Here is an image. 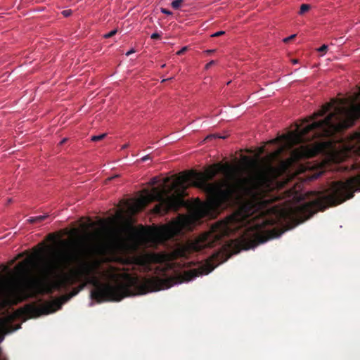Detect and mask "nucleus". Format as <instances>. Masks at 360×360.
Here are the masks:
<instances>
[{
	"instance_id": "7ed1b4c3",
	"label": "nucleus",
	"mask_w": 360,
	"mask_h": 360,
	"mask_svg": "<svg viewBox=\"0 0 360 360\" xmlns=\"http://www.w3.org/2000/svg\"><path fill=\"white\" fill-rule=\"evenodd\" d=\"M336 100L327 103L322 108L304 120L305 122L314 120L318 117L325 115L331 109L333 111L323 120L313 122L302 129L297 126L294 131L283 134L271 141L272 143H282L274 152L270 153L271 160H279L280 172H288L302 159L309 158L314 155V152L307 146H301L292 150L290 156L285 160H281L280 156L285 150H290L293 146L310 142L321 138H330L335 134L354 125L355 121L360 118V103L352 104L349 107L340 105H335Z\"/></svg>"
},
{
	"instance_id": "39448f33",
	"label": "nucleus",
	"mask_w": 360,
	"mask_h": 360,
	"mask_svg": "<svg viewBox=\"0 0 360 360\" xmlns=\"http://www.w3.org/2000/svg\"><path fill=\"white\" fill-rule=\"evenodd\" d=\"M360 191V174L348 179L345 181H334L331 184L328 193L317 192L315 198L297 206L295 213L304 221L312 217L318 211H323L329 206H335L352 198L354 193Z\"/></svg>"
},
{
	"instance_id": "4468645a",
	"label": "nucleus",
	"mask_w": 360,
	"mask_h": 360,
	"mask_svg": "<svg viewBox=\"0 0 360 360\" xmlns=\"http://www.w3.org/2000/svg\"><path fill=\"white\" fill-rule=\"evenodd\" d=\"M311 6L309 4H302L300 10V15H303L305 12L310 9Z\"/></svg>"
},
{
	"instance_id": "c9c22d12",
	"label": "nucleus",
	"mask_w": 360,
	"mask_h": 360,
	"mask_svg": "<svg viewBox=\"0 0 360 360\" xmlns=\"http://www.w3.org/2000/svg\"><path fill=\"white\" fill-rule=\"evenodd\" d=\"M129 146V144H124L122 146V149H125Z\"/></svg>"
},
{
	"instance_id": "aec40b11",
	"label": "nucleus",
	"mask_w": 360,
	"mask_h": 360,
	"mask_svg": "<svg viewBox=\"0 0 360 360\" xmlns=\"http://www.w3.org/2000/svg\"><path fill=\"white\" fill-rule=\"evenodd\" d=\"M224 33H225L224 31H219V32H217L214 33L213 34H212L211 37H218L219 36L224 34Z\"/></svg>"
},
{
	"instance_id": "bb28decb",
	"label": "nucleus",
	"mask_w": 360,
	"mask_h": 360,
	"mask_svg": "<svg viewBox=\"0 0 360 360\" xmlns=\"http://www.w3.org/2000/svg\"><path fill=\"white\" fill-rule=\"evenodd\" d=\"M158 182V177H153L151 180H150V185L152 186H154L155 184H157Z\"/></svg>"
},
{
	"instance_id": "dca6fc26",
	"label": "nucleus",
	"mask_w": 360,
	"mask_h": 360,
	"mask_svg": "<svg viewBox=\"0 0 360 360\" xmlns=\"http://www.w3.org/2000/svg\"><path fill=\"white\" fill-rule=\"evenodd\" d=\"M117 30H113L110 31V32L105 34L104 35V37L106 39L110 38V37H113L117 33Z\"/></svg>"
},
{
	"instance_id": "9d476101",
	"label": "nucleus",
	"mask_w": 360,
	"mask_h": 360,
	"mask_svg": "<svg viewBox=\"0 0 360 360\" xmlns=\"http://www.w3.org/2000/svg\"><path fill=\"white\" fill-rule=\"evenodd\" d=\"M52 304H46L42 305L28 304L26 306L27 313L32 316H37L41 314H47L53 310L52 309Z\"/></svg>"
},
{
	"instance_id": "ea45409f",
	"label": "nucleus",
	"mask_w": 360,
	"mask_h": 360,
	"mask_svg": "<svg viewBox=\"0 0 360 360\" xmlns=\"http://www.w3.org/2000/svg\"><path fill=\"white\" fill-rule=\"evenodd\" d=\"M218 256H219V255H218V254H217V255H214L213 259H217V257H218Z\"/></svg>"
},
{
	"instance_id": "b1692460",
	"label": "nucleus",
	"mask_w": 360,
	"mask_h": 360,
	"mask_svg": "<svg viewBox=\"0 0 360 360\" xmlns=\"http://www.w3.org/2000/svg\"><path fill=\"white\" fill-rule=\"evenodd\" d=\"M295 36H296L295 34H292L288 37H286L283 39V41L287 43V42L290 41L291 39H294L295 37Z\"/></svg>"
},
{
	"instance_id": "e433bc0d",
	"label": "nucleus",
	"mask_w": 360,
	"mask_h": 360,
	"mask_svg": "<svg viewBox=\"0 0 360 360\" xmlns=\"http://www.w3.org/2000/svg\"><path fill=\"white\" fill-rule=\"evenodd\" d=\"M172 79V77H170V78H168V79H164L162 80V82H165L166 81H168V80H171Z\"/></svg>"
},
{
	"instance_id": "0eeeda50",
	"label": "nucleus",
	"mask_w": 360,
	"mask_h": 360,
	"mask_svg": "<svg viewBox=\"0 0 360 360\" xmlns=\"http://www.w3.org/2000/svg\"><path fill=\"white\" fill-rule=\"evenodd\" d=\"M219 264V262L214 264V262L210 259L205 264H200L196 268L185 271L181 276L179 283L190 281L199 276L207 275L217 267Z\"/></svg>"
},
{
	"instance_id": "f8f14e48",
	"label": "nucleus",
	"mask_w": 360,
	"mask_h": 360,
	"mask_svg": "<svg viewBox=\"0 0 360 360\" xmlns=\"http://www.w3.org/2000/svg\"><path fill=\"white\" fill-rule=\"evenodd\" d=\"M48 217V215H40L37 217H32L27 219V221L30 224L41 222Z\"/></svg>"
},
{
	"instance_id": "5701e85b",
	"label": "nucleus",
	"mask_w": 360,
	"mask_h": 360,
	"mask_svg": "<svg viewBox=\"0 0 360 360\" xmlns=\"http://www.w3.org/2000/svg\"><path fill=\"white\" fill-rule=\"evenodd\" d=\"M214 64H216V61L215 60H211L210 62H209L208 63L206 64L205 69L206 70L209 69L211 66H212Z\"/></svg>"
},
{
	"instance_id": "2eb2a0df",
	"label": "nucleus",
	"mask_w": 360,
	"mask_h": 360,
	"mask_svg": "<svg viewBox=\"0 0 360 360\" xmlns=\"http://www.w3.org/2000/svg\"><path fill=\"white\" fill-rule=\"evenodd\" d=\"M106 134H102L97 136H92L91 140L94 142L99 141L103 140L106 136Z\"/></svg>"
},
{
	"instance_id": "9b49d317",
	"label": "nucleus",
	"mask_w": 360,
	"mask_h": 360,
	"mask_svg": "<svg viewBox=\"0 0 360 360\" xmlns=\"http://www.w3.org/2000/svg\"><path fill=\"white\" fill-rule=\"evenodd\" d=\"M11 322V317L0 319V334H5L13 330Z\"/></svg>"
},
{
	"instance_id": "c85d7f7f",
	"label": "nucleus",
	"mask_w": 360,
	"mask_h": 360,
	"mask_svg": "<svg viewBox=\"0 0 360 360\" xmlns=\"http://www.w3.org/2000/svg\"><path fill=\"white\" fill-rule=\"evenodd\" d=\"M187 50V47H183L181 50H179V51H177L176 54L177 55H181L183 54L184 53H185V51Z\"/></svg>"
},
{
	"instance_id": "c756f323",
	"label": "nucleus",
	"mask_w": 360,
	"mask_h": 360,
	"mask_svg": "<svg viewBox=\"0 0 360 360\" xmlns=\"http://www.w3.org/2000/svg\"><path fill=\"white\" fill-rule=\"evenodd\" d=\"M134 52H135V50L134 49H131L128 52H127L126 56H129V55H131V53H133Z\"/></svg>"
},
{
	"instance_id": "a878e982",
	"label": "nucleus",
	"mask_w": 360,
	"mask_h": 360,
	"mask_svg": "<svg viewBox=\"0 0 360 360\" xmlns=\"http://www.w3.org/2000/svg\"><path fill=\"white\" fill-rule=\"evenodd\" d=\"M321 175V173L319 172H315L311 175V176L309 177L310 179H317Z\"/></svg>"
},
{
	"instance_id": "7c9ffc66",
	"label": "nucleus",
	"mask_w": 360,
	"mask_h": 360,
	"mask_svg": "<svg viewBox=\"0 0 360 360\" xmlns=\"http://www.w3.org/2000/svg\"><path fill=\"white\" fill-rule=\"evenodd\" d=\"M214 51H215L214 49H209V50L205 51V53L207 54H211V53H214Z\"/></svg>"
},
{
	"instance_id": "ddd939ff",
	"label": "nucleus",
	"mask_w": 360,
	"mask_h": 360,
	"mask_svg": "<svg viewBox=\"0 0 360 360\" xmlns=\"http://www.w3.org/2000/svg\"><path fill=\"white\" fill-rule=\"evenodd\" d=\"M184 0H174L171 5L172 6L173 8L174 9H179V7L181 6L182 3L184 2Z\"/></svg>"
},
{
	"instance_id": "4be33fe9",
	"label": "nucleus",
	"mask_w": 360,
	"mask_h": 360,
	"mask_svg": "<svg viewBox=\"0 0 360 360\" xmlns=\"http://www.w3.org/2000/svg\"><path fill=\"white\" fill-rule=\"evenodd\" d=\"M150 37L153 39H160L161 36L160 34L155 32V33L152 34Z\"/></svg>"
},
{
	"instance_id": "2f4dec72",
	"label": "nucleus",
	"mask_w": 360,
	"mask_h": 360,
	"mask_svg": "<svg viewBox=\"0 0 360 360\" xmlns=\"http://www.w3.org/2000/svg\"><path fill=\"white\" fill-rule=\"evenodd\" d=\"M264 147H260V148H259V154H262V153H264Z\"/></svg>"
},
{
	"instance_id": "412c9836",
	"label": "nucleus",
	"mask_w": 360,
	"mask_h": 360,
	"mask_svg": "<svg viewBox=\"0 0 360 360\" xmlns=\"http://www.w3.org/2000/svg\"><path fill=\"white\" fill-rule=\"evenodd\" d=\"M160 11L162 13L168 15H170L172 14V13L170 11H169L166 8H161Z\"/></svg>"
},
{
	"instance_id": "1a4fd4ad",
	"label": "nucleus",
	"mask_w": 360,
	"mask_h": 360,
	"mask_svg": "<svg viewBox=\"0 0 360 360\" xmlns=\"http://www.w3.org/2000/svg\"><path fill=\"white\" fill-rule=\"evenodd\" d=\"M178 230L173 226H164L153 232L154 237L160 242H165L173 238Z\"/></svg>"
},
{
	"instance_id": "72a5a7b5",
	"label": "nucleus",
	"mask_w": 360,
	"mask_h": 360,
	"mask_svg": "<svg viewBox=\"0 0 360 360\" xmlns=\"http://www.w3.org/2000/svg\"><path fill=\"white\" fill-rule=\"evenodd\" d=\"M112 238L113 242L117 240V236L115 233H112Z\"/></svg>"
},
{
	"instance_id": "20e7f679",
	"label": "nucleus",
	"mask_w": 360,
	"mask_h": 360,
	"mask_svg": "<svg viewBox=\"0 0 360 360\" xmlns=\"http://www.w3.org/2000/svg\"><path fill=\"white\" fill-rule=\"evenodd\" d=\"M229 169V165L218 163L212 165L204 172L190 171L181 176V188L171 195L164 188L153 187L148 193L147 198L150 201L158 202L153 207L154 213L165 214L169 211H178L180 207L185 206L184 197L186 195V187L184 184L186 183H191L193 186L204 191L214 204L218 205L233 195L250 191V186H257L264 181L263 174L257 173L250 179L239 178L234 181L210 182L218 172Z\"/></svg>"
},
{
	"instance_id": "a211bd4d",
	"label": "nucleus",
	"mask_w": 360,
	"mask_h": 360,
	"mask_svg": "<svg viewBox=\"0 0 360 360\" xmlns=\"http://www.w3.org/2000/svg\"><path fill=\"white\" fill-rule=\"evenodd\" d=\"M71 10H64L62 11V14L64 17H69L72 14Z\"/></svg>"
},
{
	"instance_id": "f03ea898",
	"label": "nucleus",
	"mask_w": 360,
	"mask_h": 360,
	"mask_svg": "<svg viewBox=\"0 0 360 360\" xmlns=\"http://www.w3.org/2000/svg\"><path fill=\"white\" fill-rule=\"evenodd\" d=\"M285 217L283 210L276 207H268L266 200H252L226 219L213 224L210 231L191 241L188 248L198 252L214 247L224 236L238 233L239 236L234 240L237 249L248 250L278 236L271 227Z\"/></svg>"
},
{
	"instance_id": "4c0bfd02",
	"label": "nucleus",
	"mask_w": 360,
	"mask_h": 360,
	"mask_svg": "<svg viewBox=\"0 0 360 360\" xmlns=\"http://www.w3.org/2000/svg\"><path fill=\"white\" fill-rule=\"evenodd\" d=\"M292 63L296 64L298 63V60L297 59L292 60Z\"/></svg>"
},
{
	"instance_id": "6e6552de",
	"label": "nucleus",
	"mask_w": 360,
	"mask_h": 360,
	"mask_svg": "<svg viewBox=\"0 0 360 360\" xmlns=\"http://www.w3.org/2000/svg\"><path fill=\"white\" fill-rule=\"evenodd\" d=\"M166 259V256L160 253H145L136 258V264L143 271L148 272L153 270V264H161Z\"/></svg>"
},
{
	"instance_id": "393cba45",
	"label": "nucleus",
	"mask_w": 360,
	"mask_h": 360,
	"mask_svg": "<svg viewBox=\"0 0 360 360\" xmlns=\"http://www.w3.org/2000/svg\"><path fill=\"white\" fill-rule=\"evenodd\" d=\"M152 158L150 155H146L141 159V162H146L148 160H151Z\"/></svg>"
},
{
	"instance_id": "cd10ccee",
	"label": "nucleus",
	"mask_w": 360,
	"mask_h": 360,
	"mask_svg": "<svg viewBox=\"0 0 360 360\" xmlns=\"http://www.w3.org/2000/svg\"><path fill=\"white\" fill-rule=\"evenodd\" d=\"M308 169H310V167L309 166H305V165H302L301 166V168H300V172H304Z\"/></svg>"
},
{
	"instance_id": "423d86ee",
	"label": "nucleus",
	"mask_w": 360,
	"mask_h": 360,
	"mask_svg": "<svg viewBox=\"0 0 360 360\" xmlns=\"http://www.w3.org/2000/svg\"><path fill=\"white\" fill-rule=\"evenodd\" d=\"M34 264L32 258L19 262L15 266L17 278H5L0 284V309L16 302L24 291L31 285L32 281L26 278L30 267Z\"/></svg>"
},
{
	"instance_id": "58836bf2",
	"label": "nucleus",
	"mask_w": 360,
	"mask_h": 360,
	"mask_svg": "<svg viewBox=\"0 0 360 360\" xmlns=\"http://www.w3.org/2000/svg\"><path fill=\"white\" fill-rule=\"evenodd\" d=\"M12 201H13L12 198L8 199V203H11V202H12Z\"/></svg>"
},
{
	"instance_id": "6ab92c4d",
	"label": "nucleus",
	"mask_w": 360,
	"mask_h": 360,
	"mask_svg": "<svg viewBox=\"0 0 360 360\" xmlns=\"http://www.w3.org/2000/svg\"><path fill=\"white\" fill-rule=\"evenodd\" d=\"M328 49V46L327 45H322L319 49H318V51L319 52H321V53H326V51Z\"/></svg>"
},
{
	"instance_id": "f257e3e1",
	"label": "nucleus",
	"mask_w": 360,
	"mask_h": 360,
	"mask_svg": "<svg viewBox=\"0 0 360 360\" xmlns=\"http://www.w3.org/2000/svg\"><path fill=\"white\" fill-rule=\"evenodd\" d=\"M103 247L104 243L96 241L84 245L79 252H63L57 262L44 264L42 271L46 275L63 273L61 279L56 283L57 288L82 283L78 289L71 293V296L84 289L86 284L94 285L96 288L91 291V297L98 302H119L126 297L160 290L173 285V278L152 277L141 281L138 276L127 273L122 274V281L115 284L100 283L94 274L93 266L86 258L92 253L101 251Z\"/></svg>"
},
{
	"instance_id": "f3484780",
	"label": "nucleus",
	"mask_w": 360,
	"mask_h": 360,
	"mask_svg": "<svg viewBox=\"0 0 360 360\" xmlns=\"http://www.w3.org/2000/svg\"><path fill=\"white\" fill-rule=\"evenodd\" d=\"M243 160H244L245 161L248 162V164H249V165H255L256 164V162H255V160L250 159V158H249L248 157H247V156H245V157L243 158Z\"/></svg>"
},
{
	"instance_id": "a19ab883",
	"label": "nucleus",
	"mask_w": 360,
	"mask_h": 360,
	"mask_svg": "<svg viewBox=\"0 0 360 360\" xmlns=\"http://www.w3.org/2000/svg\"><path fill=\"white\" fill-rule=\"evenodd\" d=\"M165 64L162 65V68H165Z\"/></svg>"
},
{
	"instance_id": "f704fd0d",
	"label": "nucleus",
	"mask_w": 360,
	"mask_h": 360,
	"mask_svg": "<svg viewBox=\"0 0 360 360\" xmlns=\"http://www.w3.org/2000/svg\"><path fill=\"white\" fill-rule=\"evenodd\" d=\"M0 360H6L5 358L2 356L1 349L0 348Z\"/></svg>"
},
{
	"instance_id": "473e14b6",
	"label": "nucleus",
	"mask_w": 360,
	"mask_h": 360,
	"mask_svg": "<svg viewBox=\"0 0 360 360\" xmlns=\"http://www.w3.org/2000/svg\"><path fill=\"white\" fill-rule=\"evenodd\" d=\"M68 139L67 138H64L60 142V145H63V143H65L66 141H67Z\"/></svg>"
}]
</instances>
